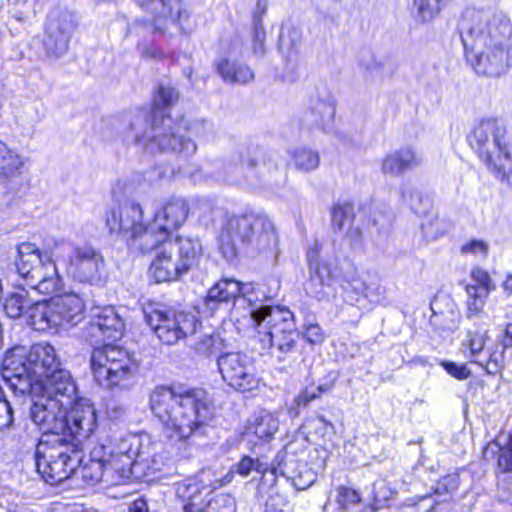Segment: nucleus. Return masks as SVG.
<instances>
[{"instance_id":"f704fd0d","label":"nucleus","mask_w":512,"mask_h":512,"mask_svg":"<svg viewBox=\"0 0 512 512\" xmlns=\"http://www.w3.org/2000/svg\"><path fill=\"white\" fill-rule=\"evenodd\" d=\"M217 72L228 84L246 85L255 78L252 68L244 62L222 58L217 62Z\"/></svg>"},{"instance_id":"473e14b6","label":"nucleus","mask_w":512,"mask_h":512,"mask_svg":"<svg viewBox=\"0 0 512 512\" xmlns=\"http://www.w3.org/2000/svg\"><path fill=\"white\" fill-rule=\"evenodd\" d=\"M54 297L49 300L33 301L27 310L28 324L37 331H47L59 327Z\"/></svg>"},{"instance_id":"bb28decb","label":"nucleus","mask_w":512,"mask_h":512,"mask_svg":"<svg viewBox=\"0 0 512 512\" xmlns=\"http://www.w3.org/2000/svg\"><path fill=\"white\" fill-rule=\"evenodd\" d=\"M33 382L41 380L54 369L61 367L55 348L49 343L34 344L27 354Z\"/></svg>"},{"instance_id":"79ce46f5","label":"nucleus","mask_w":512,"mask_h":512,"mask_svg":"<svg viewBox=\"0 0 512 512\" xmlns=\"http://www.w3.org/2000/svg\"><path fill=\"white\" fill-rule=\"evenodd\" d=\"M338 375L337 373L330 372L328 374L329 380L325 383L319 384L316 388L314 387H306L305 390L300 392L294 398V404L297 408L307 406L312 400L317 399L321 396L322 393H327L332 390L335 385L336 379Z\"/></svg>"},{"instance_id":"f8f14e48","label":"nucleus","mask_w":512,"mask_h":512,"mask_svg":"<svg viewBox=\"0 0 512 512\" xmlns=\"http://www.w3.org/2000/svg\"><path fill=\"white\" fill-rule=\"evenodd\" d=\"M262 316L257 322L260 341L280 362L296 358L300 353L299 333L296 328L294 314L286 307L276 306Z\"/></svg>"},{"instance_id":"f3484780","label":"nucleus","mask_w":512,"mask_h":512,"mask_svg":"<svg viewBox=\"0 0 512 512\" xmlns=\"http://www.w3.org/2000/svg\"><path fill=\"white\" fill-rule=\"evenodd\" d=\"M137 3L144 12L152 15L155 32L166 34L173 27L185 32L184 22L189 14L180 0H137Z\"/></svg>"},{"instance_id":"4c0bfd02","label":"nucleus","mask_w":512,"mask_h":512,"mask_svg":"<svg viewBox=\"0 0 512 512\" xmlns=\"http://www.w3.org/2000/svg\"><path fill=\"white\" fill-rule=\"evenodd\" d=\"M242 286L243 284L234 279H221L209 289L207 303L238 302Z\"/></svg>"},{"instance_id":"4468645a","label":"nucleus","mask_w":512,"mask_h":512,"mask_svg":"<svg viewBox=\"0 0 512 512\" xmlns=\"http://www.w3.org/2000/svg\"><path fill=\"white\" fill-rule=\"evenodd\" d=\"M90 362L95 380L111 390L129 388L137 371V365L130 353L111 344L95 348Z\"/></svg>"},{"instance_id":"4be33fe9","label":"nucleus","mask_w":512,"mask_h":512,"mask_svg":"<svg viewBox=\"0 0 512 512\" xmlns=\"http://www.w3.org/2000/svg\"><path fill=\"white\" fill-rule=\"evenodd\" d=\"M71 268L78 281L95 284L102 280L105 262L101 253L92 246H77L73 249Z\"/></svg>"},{"instance_id":"dca6fc26","label":"nucleus","mask_w":512,"mask_h":512,"mask_svg":"<svg viewBox=\"0 0 512 512\" xmlns=\"http://www.w3.org/2000/svg\"><path fill=\"white\" fill-rule=\"evenodd\" d=\"M219 372L228 386L239 392L256 389L259 379L253 360L241 352H227L217 359Z\"/></svg>"},{"instance_id":"a878e982","label":"nucleus","mask_w":512,"mask_h":512,"mask_svg":"<svg viewBox=\"0 0 512 512\" xmlns=\"http://www.w3.org/2000/svg\"><path fill=\"white\" fill-rule=\"evenodd\" d=\"M432 315L430 325L439 334H449L458 328L459 311L452 299L447 296H436L430 304Z\"/></svg>"},{"instance_id":"09e8293b","label":"nucleus","mask_w":512,"mask_h":512,"mask_svg":"<svg viewBox=\"0 0 512 512\" xmlns=\"http://www.w3.org/2000/svg\"><path fill=\"white\" fill-rule=\"evenodd\" d=\"M222 349V340L218 335L203 336L196 344L195 350L199 355L212 357Z\"/></svg>"},{"instance_id":"3c124183","label":"nucleus","mask_w":512,"mask_h":512,"mask_svg":"<svg viewBox=\"0 0 512 512\" xmlns=\"http://www.w3.org/2000/svg\"><path fill=\"white\" fill-rule=\"evenodd\" d=\"M253 470L262 472L263 463H261L258 459L254 460L249 456L242 457L241 460L232 467V471L236 472L242 477H247Z\"/></svg>"},{"instance_id":"ea45409f","label":"nucleus","mask_w":512,"mask_h":512,"mask_svg":"<svg viewBox=\"0 0 512 512\" xmlns=\"http://www.w3.org/2000/svg\"><path fill=\"white\" fill-rule=\"evenodd\" d=\"M33 300L25 289L10 293L4 303V310L8 317L17 319L27 315V310L32 306Z\"/></svg>"},{"instance_id":"13d9d810","label":"nucleus","mask_w":512,"mask_h":512,"mask_svg":"<svg viewBox=\"0 0 512 512\" xmlns=\"http://www.w3.org/2000/svg\"><path fill=\"white\" fill-rule=\"evenodd\" d=\"M253 53L255 55H262L264 52V42L266 39V33L263 26H260V19L256 20V26H253Z\"/></svg>"},{"instance_id":"f03ea898","label":"nucleus","mask_w":512,"mask_h":512,"mask_svg":"<svg viewBox=\"0 0 512 512\" xmlns=\"http://www.w3.org/2000/svg\"><path fill=\"white\" fill-rule=\"evenodd\" d=\"M188 213L187 201L172 197L154 213L149 224L143 221V208L136 202L111 209L105 221L111 233L123 234L131 248L147 253L168 240L172 231L186 221Z\"/></svg>"},{"instance_id":"2eb2a0df","label":"nucleus","mask_w":512,"mask_h":512,"mask_svg":"<svg viewBox=\"0 0 512 512\" xmlns=\"http://www.w3.org/2000/svg\"><path fill=\"white\" fill-rule=\"evenodd\" d=\"M144 313L148 325L166 345H175L193 335L199 324L197 317L186 311L152 308Z\"/></svg>"},{"instance_id":"1a4fd4ad","label":"nucleus","mask_w":512,"mask_h":512,"mask_svg":"<svg viewBox=\"0 0 512 512\" xmlns=\"http://www.w3.org/2000/svg\"><path fill=\"white\" fill-rule=\"evenodd\" d=\"M160 251L153 259L149 271L157 283L178 280L198 266L203 256L199 238L177 236L174 240L160 243Z\"/></svg>"},{"instance_id":"58836bf2","label":"nucleus","mask_w":512,"mask_h":512,"mask_svg":"<svg viewBox=\"0 0 512 512\" xmlns=\"http://www.w3.org/2000/svg\"><path fill=\"white\" fill-rule=\"evenodd\" d=\"M335 107L326 101H317L314 106L303 115L302 122L308 128L325 129L332 121Z\"/></svg>"},{"instance_id":"c85d7f7f","label":"nucleus","mask_w":512,"mask_h":512,"mask_svg":"<svg viewBox=\"0 0 512 512\" xmlns=\"http://www.w3.org/2000/svg\"><path fill=\"white\" fill-rule=\"evenodd\" d=\"M54 304L59 327L75 326L83 320L85 303L79 294L67 292L54 296Z\"/></svg>"},{"instance_id":"aec40b11","label":"nucleus","mask_w":512,"mask_h":512,"mask_svg":"<svg viewBox=\"0 0 512 512\" xmlns=\"http://www.w3.org/2000/svg\"><path fill=\"white\" fill-rule=\"evenodd\" d=\"M2 378L16 395H28L33 390V380L23 349L8 351L2 363Z\"/></svg>"},{"instance_id":"8fccbe9b","label":"nucleus","mask_w":512,"mask_h":512,"mask_svg":"<svg viewBox=\"0 0 512 512\" xmlns=\"http://www.w3.org/2000/svg\"><path fill=\"white\" fill-rule=\"evenodd\" d=\"M181 124V129L179 134L185 136L182 133V130L188 131L191 135L197 136V137H205L211 130V124L207 122L206 120L200 119V120H193L190 123L184 122L181 120L178 122ZM185 139H190L193 141L190 137H184Z\"/></svg>"},{"instance_id":"338daca9","label":"nucleus","mask_w":512,"mask_h":512,"mask_svg":"<svg viewBox=\"0 0 512 512\" xmlns=\"http://www.w3.org/2000/svg\"><path fill=\"white\" fill-rule=\"evenodd\" d=\"M128 512H148L147 502L144 499L135 500L130 505Z\"/></svg>"},{"instance_id":"c9c22d12","label":"nucleus","mask_w":512,"mask_h":512,"mask_svg":"<svg viewBox=\"0 0 512 512\" xmlns=\"http://www.w3.org/2000/svg\"><path fill=\"white\" fill-rule=\"evenodd\" d=\"M281 476L290 480L297 490L309 488L317 478L316 473L307 463L299 462L294 457L285 458Z\"/></svg>"},{"instance_id":"603ef678","label":"nucleus","mask_w":512,"mask_h":512,"mask_svg":"<svg viewBox=\"0 0 512 512\" xmlns=\"http://www.w3.org/2000/svg\"><path fill=\"white\" fill-rule=\"evenodd\" d=\"M440 365L449 375L456 378L457 380H466L471 375V371L466 364H457L452 361L444 360L440 363Z\"/></svg>"},{"instance_id":"7ed1b4c3","label":"nucleus","mask_w":512,"mask_h":512,"mask_svg":"<svg viewBox=\"0 0 512 512\" xmlns=\"http://www.w3.org/2000/svg\"><path fill=\"white\" fill-rule=\"evenodd\" d=\"M150 408L165 426L168 437L178 440L199 431L213 414L207 395L201 389L177 393L171 387L158 386L150 396Z\"/></svg>"},{"instance_id":"5fc2aeb1","label":"nucleus","mask_w":512,"mask_h":512,"mask_svg":"<svg viewBox=\"0 0 512 512\" xmlns=\"http://www.w3.org/2000/svg\"><path fill=\"white\" fill-rule=\"evenodd\" d=\"M337 503L342 506L346 507L347 505H354L360 502V494L358 491L340 486L337 489Z\"/></svg>"},{"instance_id":"e2e57ef3","label":"nucleus","mask_w":512,"mask_h":512,"mask_svg":"<svg viewBox=\"0 0 512 512\" xmlns=\"http://www.w3.org/2000/svg\"><path fill=\"white\" fill-rule=\"evenodd\" d=\"M392 221H393V216H392V213L390 210L380 212L379 215L375 213L373 216L374 225H379V226L384 227V226L390 225Z\"/></svg>"},{"instance_id":"f257e3e1","label":"nucleus","mask_w":512,"mask_h":512,"mask_svg":"<svg viewBox=\"0 0 512 512\" xmlns=\"http://www.w3.org/2000/svg\"><path fill=\"white\" fill-rule=\"evenodd\" d=\"M459 29L466 58L478 74L496 77L512 67V24L502 12L468 8Z\"/></svg>"},{"instance_id":"bf43d9fd","label":"nucleus","mask_w":512,"mask_h":512,"mask_svg":"<svg viewBox=\"0 0 512 512\" xmlns=\"http://www.w3.org/2000/svg\"><path fill=\"white\" fill-rule=\"evenodd\" d=\"M286 506L285 497L276 492L275 495H269L265 504V512H287L285 510Z\"/></svg>"},{"instance_id":"6e6d98bb","label":"nucleus","mask_w":512,"mask_h":512,"mask_svg":"<svg viewBox=\"0 0 512 512\" xmlns=\"http://www.w3.org/2000/svg\"><path fill=\"white\" fill-rule=\"evenodd\" d=\"M461 253L462 254H471L476 257H486L488 253V243L484 242L483 240H476L473 239L467 243H465L461 247Z\"/></svg>"},{"instance_id":"864d4df0","label":"nucleus","mask_w":512,"mask_h":512,"mask_svg":"<svg viewBox=\"0 0 512 512\" xmlns=\"http://www.w3.org/2000/svg\"><path fill=\"white\" fill-rule=\"evenodd\" d=\"M13 423V411L0 386V430L8 428Z\"/></svg>"},{"instance_id":"a211bd4d","label":"nucleus","mask_w":512,"mask_h":512,"mask_svg":"<svg viewBox=\"0 0 512 512\" xmlns=\"http://www.w3.org/2000/svg\"><path fill=\"white\" fill-rule=\"evenodd\" d=\"M487 333L469 331L462 341V347L469 350V358L490 375H496L504 368V349L500 344L486 347Z\"/></svg>"},{"instance_id":"393cba45","label":"nucleus","mask_w":512,"mask_h":512,"mask_svg":"<svg viewBox=\"0 0 512 512\" xmlns=\"http://www.w3.org/2000/svg\"><path fill=\"white\" fill-rule=\"evenodd\" d=\"M124 323L112 306L94 307L91 309L89 334L100 340H116L121 338Z\"/></svg>"},{"instance_id":"412c9836","label":"nucleus","mask_w":512,"mask_h":512,"mask_svg":"<svg viewBox=\"0 0 512 512\" xmlns=\"http://www.w3.org/2000/svg\"><path fill=\"white\" fill-rule=\"evenodd\" d=\"M74 28L75 23L69 13L51 12L48 16L47 36L44 40L46 52L54 57L65 54Z\"/></svg>"},{"instance_id":"0e129e2a","label":"nucleus","mask_w":512,"mask_h":512,"mask_svg":"<svg viewBox=\"0 0 512 512\" xmlns=\"http://www.w3.org/2000/svg\"><path fill=\"white\" fill-rule=\"evenodd\" d=\"M267 11L266 1L259 0L253 13V26H256V20L260 19V26H263L262 19Z\"/></svg>"},{"instance_id":"052dcab7","label":"nucleus","mask_w":512,"mask_h":512,"mask_svg":"<svg viewBox=\"0 0 512 512\" xmlns=\"http://www.w3.org/2000/svg\"><path fill=\"white\" fill-rule=\"evenodd\" d=\"M459 487V477L457 475H448L438 482L435 489L436 494L451 493Z\"/></svg>"},{"instance_id":"20e7f679","label":"nucleus","mask_w":512,"mask_h":512,"mask_svg":"<svg viewBox=\"0 0 512 512\" xmlns=\"http://www.w3.org/2000/svg\"><path fill=\"white\" fill-rule=\"evenodd\" d=\"M30 417L43 432L41 438L48 435L66 438L87 439L96 428V412L86 399L78 400L73 406L66 405L50 396H31Z\"/></svg>"},{"instance_id":"6e6552de","label":"nucleus","mask_w":512,"mask_h":512,"mask_svg":"<svg viewBox=\"0 0 512 512\" xmlns=\"http://www.w3.org/2000/svg\"><path fill=\"white\" fill-rule=\"evenodd\" d=\"M82 440L58 435H48L39 440L35 465L46 483L57 485L77 471L82 463Z\"/></svg>"},{"instance_id":"69168bd1","label":"nucleus","mask_w":512,"mask_h":512,"mask_svg":"<svg viewBox=\"0 0 512 512\" xmlns=\"http://www.w3.org/2000/svg\"><path fill=\"white\" fill-rule=\"evenodd\" d=\"M501 348L506 350V348L512 346V323H509L504 331V338L502 340V343L500 344Z\"/></svg>"},{"instance_id":"c756f323","label":"nucleus","mask_w":512,"mask_h":512,"mask_svg":"<svg viewBox=\"0 0 512 512\" xmlns=\"http://www.w3.org/2000/svg\"><path fill=\"white\" fill-rule=\"evenodd\" d=\"M204 473L190 477L176 484V495L183 501L184 512H199L203 505L202 496L207 493L210 485L205 483Z\"/></svg>"},{"instance_id":"4d7b16f0","label":"nucleus","mask_w":512,"mask_h":512,"mask_svg":"<svg viewBox=\"0 0 512 512\" xmlns=\"http://www.w3.org/2000/svg\"><path fill=\"white\" fill-rule=\"evenodd\" d=\"M497 470L500 473H508L512 471V448L508 446L499 448L497 461Z\"/></svg>"},{"instance_id":"423d86ee","label":"nucleus","mask_w":512,"mask_h":512,"mask_svg":"<svg viewBox=\"0 0 512 512\" xmlns=\"http://www.w3.org/2000/svg\"><path fill=\"white\" fill-rule=\"evenodd\" d=\"M468 142L495 177L512 187V143L506 126L496 118L482 119L468 135Z\"/></svg>"},{"instance_id":"cd10ccee","label":"nucleus","mask_w":512,"mask_h":512,"mask_svg":"<svg viewBox=\"0 0 512 512\" xmlns=\"http://www.w3.org/2000/svg\"><path fill=\"white\" fill-rule=\"evenodd\" d=\"M307 292L318 300H329L336 295L334 277L328 264L310 261Z\"/></svg>"},{"instance_id":"680f3d73","label":"nucleus","mask_w":512,"mask_h":512,"mask_svg":"<svg viewBox=\"0 0 512 512\" xmlns=\"http://www.w3.org/2000/svg\"><path fill=\"white\" fill-rule=\"evenodd\" d=\"M305 337L311 344H320L324 340V333L317 324H311L306 328Z\"/></svg>"},{"instance_id":"9d476101","label":"nucleus","mask_w":512,"mask_h":512,"mask_svg":"<svg viewBox=\"0 0 512 512\" xmlns=\"http://www.w3.org/2000/svg\"><path fill=\"white\" fill-rule=\"evenodd\" d=\"M179 100V92L171 85L160 84L153 98L152 138L162 149H172L185 157L193 155L197 145L180 135L181 124L176 123L164 109L174 106Z\"/></svg>"},{"instance_id":"39448f33","label":"nucleus","mask_w":512,"mask_h":512,"mask_svg":"<svg viewBox=\"0 0 512 512\" xmlns=\"http://www.w3.org/2000/svg\"><path fill=\"white\" fill-rule=\"evenodd\" d=\"M281 175L274 155L245 143L223 160L216 177L228 185L274 189L280 185Z\"/></svg>"},{"instance_id":"6ab92c4d","label":"nucleus","mask_w":512,"mask_h":512,"mask_svg":"<svg viewBox=\"0 0 512 512\" xmlns=\"http://www.w3.org/2000/svg\"><path fill=\"white\" fill-rule=\"evenodd\" d=\"M77 392L76 384L70 372L62 367L54 369L41 380L33 382V390L29 396H50L51 399H58L64 404L73 406Z\"/></svg>"},{"instance_id":"5701e85b","label":"nucleus","mask_w":512,"mask_h":512,"mask_svg":"<svg viewBox=\"0 0 512 512\" xmlns=\"http://www.w3.org/2000/svg\"><path fill=\"white\" fill-rule=\"evenodd\" d=\"M470 283L465 285L467 317H479L485 307L486 301L495 285L489 273L480 268H474L470 273Z\"/></svg>"},{"instance_id":"7c9ffc66","label":"nucleus","mask_w":512,"mask_h":512,"mask_svg":"<svg viewBox=\"0 0 512 512\" xmlns=\"http://www.w3.org/2000/svg\"><path fill=\"white\" fill-rule=\"evenodd\" d=\"M152 114L146 111H139L134 114L129 122L128 130L125 135L126 141L130 143H145L146 148L154 151L156 148L160 151H172V149H162L157 141L152 138Z\"/></svg>"},{"instance_id":"72a5a7b5","label":"nucleus","mask_w":512,"mask_h":512,"mask_svg":"<svg viewBox=\"0 0 512 512\" xmlns=\"http://www.w3.org/2000/svg\"><path fill=\"white\" fill-rule=\"evenodd\" d=\"M268 297L262 287H254L251 284H243L238 303H246L250 309V318L254 329H257V322L262 316L268 315L269 311L276 306L264 305Z\"/></svg>"},{"instance_id":"774afa93","label":"nucleus","mask_w":512,"mask_h":512,"mask_svg":"<svg viewBox=\"0 0 512 512\" xmlns=\"http://www.w3.org/2000/svg\"><path fill=\"white\" fill-rule=\"evenodd\" d=\"M163 53L154 47H146L142 51V57L145 59H157L162 57Z\"/></svg>"},{"instance_id":"a19ab883","label":"nucleus","mask_w":512,"mask_h":512,"mask_svg":"<svg viewBox=\"0 0 512 512\" xmlns=\"http://www.w3.org/2000/svg\"><path fill=\"white\" fill-rule=\"evenodd\" d=\"M401 198L418 215H428L432 209L431 199L422 191L411 186L401 189Z\"/></svg>"},{"instance_id":"a18cd8bd","label":"nucleus","mask_w":512,"mask_h":512,"mask_svg":"<svg viewBox=\"0 0 512 512\" xmlns=\"http://www.w3.org/2000/svg\"><path fill=\"white\" fill-rule=\"evenodd\" d=\"M24 165V158L9 149L8 153L0 160V175L5 178L18 177L21 175Z\"/></svg>"},{"instance_id":"c03bdc74","label":"nucleus","mask_w":512,"mask_h":512,"mask_svg":"<svg viewBox=\"0 0 512 512\" xmlns=\"http://www.w3.org/2000/svg\"><path fill=\"white\" fill-rule=\"evenodd\" d=\"M291 158L296 169L304 172L316 169L320 161L318 153L306 147L294 149Z\"/></svg>"},{"instance_id":"2f4dec72","label":"nucleus","mask_w":512,"mask_h":512,"mask_svg":"<svg viewBox=\"0 0 512 512\" xmlns=\"http://www.w3.org/2000/svg\"><path fill=\"white\" fill-rule=\"evenodd\" d=\"M423 157L412 147H403L388 154L382 162V171L394 177L423 164Z\"/></svg>"},{"instance_id":"37998d69","label":"nucleus","mask_w":512,"mask_h":512,"mask_svg":"<svg viewBox=\"0 0 512 512\" xmlns=\"http://www.w3.org/2000/svg\"><path fill=\"white\" fill-rule=\"evenodd\" d=\"M284 461V456L278 454L270 469H268L267 465L263 464V471L260 472L262 478L259 485L261 492H265L268 496L271 494L275 495L277 491H274V486L277 483V476L281 475Z\"/></svg>"},{"instance_id":"0eeeda50","label":"nucleus","mask_w":512,"mask_h":512,"mask_svg":"<svg viewBox=\"0 0 512 512\" xmlns=\"http://www.w3.org/2000/svg\"><path fill=\"white\" fill-rule=\"evenodd\" d=\"M276 242L272 221L265 215L245 214L227 218L220 235V249L229 260L241 249L263 251Z\"/></svg>"},{"instance_id":"ddd939ff","label":"nucleus","mask_w":512,"mask_h":512,"mask_svg":"<svg viewBox=\"0 0 512 512\" xmlns=\"http://www.w3.org/2000/svg\"><path fill=\"white\" fill-rule=\"evenodd\" d=\"M16 250V271L31 288L42 294H52L62 288V278L49 252L41 251L31 242L18 244Z\"/></svg>"},{"instance_id":"e433bc0d","label":"nucleus","mask_w":512,"mask_h":512,"mask_svg":"<svg viewBox=\"0 0 512 512\" xmlns=\"http://www.w3.org/2000/svg\"><path fill=\"white\" fill-rule=\"evenodd\" d=\"M279 428V420L275 414L261 410L253 415L249 421L247 431L261 440H268Z\"/></svg>"},{"instance_id":"de8ad7c7","label":"nucleus","mask_w":512,"mask_h":512,"mask_svg":"<svg viewBox=\"0 0 512 512\" xmlns=\"http://www.w3.org/2000/svg\"><path fill=\"white\" fill-rule=\"evenodd\" d=\"M200 509L199 512H236V501L230 494L218 493L210 497Z\"/></svg>"},{"instance_id":"9b49d317","label":"nucleus","mask_w":512,"mask_h":512,"mask_svg":"<svg viewBox=\"0 0 512 512\" xmlns=\"http://www.w3.org/2000/svg\"><path fill=\"white\" fill-rule=\"evenodd\" d=\"M113 465L124 482L131 478L141 480L161 469L162 461L156 455L154 445L143 442L137 435H128L119 440L109 455Z\"/></svg>"},{"instance_id":"b1692460","label":"nucleus","mask_w":512,"mask_h":512,"mask_svg":"<svg viewBox=\"0 0 512 512\" xmlns=\"http://www.w3.org/2000/svg\"><path fill=\"white\" fill-rule=\"evenodd\" d=\"M103 447L94 448L91 451L90 459L83 465L77 467L83 480L90 485L103 482L106 485H119L125 483L113 465H109L108 459L101 457Z\"/></svg>"},{"instance_id":"49530a36","label":"nucleus","mask_w":512,"mask_h":512,"mask_svg":"<svg viewBox=\"0 0 512 512\" xmlns=\"http://www.w3.org/2000/svg\"><path fill=\"white\" fill-rule=\"evenodd\" d=\"M354 208L350 204L337 205L333 208L332 224L334 228L352 234L351 228L354 221Z\"/></svg>"}]
</instances>
